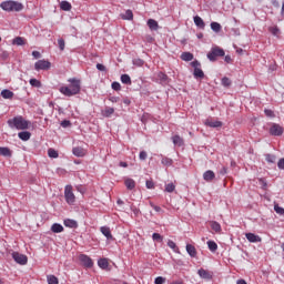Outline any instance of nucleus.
Wrapping results in <instances>:
<instances>
[{
    "instance_id": "obj_16",
    "label": "nucleus",
    "mask_w": 284,
    "mask_h": 284,
    "mask_svg": "<svg viewBox=\"0 0 284 284\" xmlns=\"http://www.w3.org/2000/svg\"><path fill=\"white\" fill-rule=\"evenodd\" d=\"M0 156H12V151L8 146H0Z\"/></svg>"
},
{
    "instance_id": "obj_5",
    "label": "nucleus",
    "mask_w": 284,
    "mask_h": 284,
    "mask_svg": "<svg viewBox=\"0 0 284 284\" xmlns=\"http://www.w3.org/2000/svg\"><path fill=\"white\" fill-rule=\"evenodd\" d=\"M64 199L69 205H72L74 201H77V197L74 196V193L72 192V185H67L64 189Z\"/></svg>"
},
{
    "instance_id": "obj_49",
    "label": "nucleus",
    "mask_w": 284,
    "mask_h": 284,
    "mask_svg": "<svg viewBox=\"0 0 284 284\" xmlns=\"http://www.w3.org/2000/svg\"><path fill=\"white\" fill-rule=\"evenodd\" d=\"M162 165H172V159L170 158H162Z\"/></svg>"
},
{
    "instance_id": "obj_64",
    "label": "nucleus",
    "mask_w": 284,
    "mask_h": 284,
    "mask_svg": "<svg viewBox=\"0 0 284 284\" xmlns=\"http://www.w3.org/2000/svg\"><path fill=\"white\" fill-rule=\"evenodd\" d=\"M236 284H247V282H245V280H239Z\"/></svg>"
},
{
    "instance_id": "obj_26",
    "label": "nucleus",
    "mask_w": 284,
    "mask_h": 284,
    "mask_svg": "<svg viewBox=\"0 0 284 284\" xmlns=\"http://www.w3.org/2000/svg\"><path fill=\"white\" fill-rule=\"evenodd\" d=\"M98 265L99 267H101V270H108V267L110 266V262H108V258H100L98 261Z\"/></svg>"
},
{
    "instance_id": "obj_60",
    "label": "nucleus",
    "mask_w": 284,
    "mask_h": 284,
    "mask_svg": "<svg viewBox=\"0 0 284 284\" xmlns=\"http://www.w3.org/2000/svg\"><path fill=\"white\" fill-rule=\"evenodd\" d=\"M32 57H34V59H41V52H39V51H33V52H32Z\"/></svg>"
},
{
    "instance_id": "obj_7",
    "label": "nucleus",
    "mask_w": 284,
    "mask_h": 284,
    "mask_svg": "<svg viewBox=\"0 0 284 284\" xmlns=\"http://www.w3.org/2000/svg\"><path fill=\"white\" fill-rule=\"evenodd\" d=\"M79 261L81 263V265H83V267H93L94 266V262L92 261V258L85 254H81L79 256Z\"/></svg>"
},
{
    "instance_id": "obj_24",
    "label": "nucleus",
    "mask_w": 284,
    "mask_h": 284,
    "mask_svg": "<svg viewBox=\"0 0 284 284\" xmlns=\"http://www.w3.org/2000/svg\"><path fill=\"white\" fill-rule=\"evenodd\" d=\"M172 141H173L174 145H178L179 148L184 145V141H183V138H181V135H174L172 138Z\"/></svg>"
},
{
    "instance_id": "obj_39",
    "label": "nucleus",
    "mask_w": 284,
    "mask_h": 284,
    "mask_svg": "<svg viewBox=\"0 0 284 284\" xmlns=\"http://www.w3.org/2000/svg\"><path fill=\"white\" fill-rule=\"evenodd\" d=\"M48 156H50V159H59V152H57L54 149H49Z\"/></svg>"
},
{
    "instance_id": "obj_1",
    "label": "nucleus",
    "mask_w": 284,
    "mask_h": 284,
    "mask_svg": "<svg viewBox=\"0 0 284 284\" xmlns=\"http://www.w3.org/2000/svg\"><path fill=\"white\" fill-rule=\"evenodd\" d=\"M68 83H70L69 87L60 88V92L64 97H75V94H79L81 92V80L77 78H70L68 80Z\"/></svg>"
},
{
    "instance_id": "obj_53",
    "label": "nucleus",
    "mask_w": 284,
    "mask_h": 284,
    "mask_svg": "<svg viewBox=\"0 0 284 284\" xmlns=\"http://www.w3.org/2000/svg\"><path fill=\"white\" fill-rule=\"evenodd\" d=\"M111 88H112V90L119 91V90H121V83H119V82H113V83L111 84Z\"/></svg>"
},
{
    "instance_id": "obj_29",
    "label": "nucleus",
    "mask_w": 284,
    "mask_h": 284,
    "mask_svg": "<svg viewBox=\"0 0 284 284\" xmlns=\"http://www.w3.org/2000/svg\"><path fill=\"white\" fill-rule=\"evenodd\" d=\"M60 8L61 10H64V12H70V10H72V4L68 1H62Z\"/></svg>"
},
{
    "instance_id": "obj_12",
    "label": "nucleus",
    "mask_w": 284,
    "mask_h": 284,
    "mask_svg": "<svg viewBox=\"0 0 284 284\" xmlns=\"http://www.w3.org/2000/svg\"><path fill=\"white\" fill-rule=\"evenodd\" d=\"M203 179H204V181H206L207 183H211V181H212L213 179H216V174L214 173V171L209 170V171H205V172L203 173Z\"/></svg>"
},
{
    "instance_id": "obj_37",
    "label": "nucleus",
    "mask_w": 284,
    "mask_h": 284,
    "mask_svg": "<svg viewBox=\"0 0 284 284\" xmlns=\"http://www.w3.org/2000/svg\"><path fill=\"white\" fill-rule=\"evenodd\" d=\"M211 230H213V232H221V224L216 221L211 222Z\"/></svg>"
},
{
    "instance_id": "obj_22",
    "label": "nucleus",
    "mask_w": 284,
    "mask_h": 284,
    "mask_svg": "<svg viewBox=\"0 0 284 284\" xmlns=\"http://www.w3.org/2000/svg\"><path fill=\"white\" fill-rule=\"evenodd\" d=\"M114 114V108L106 106L104 110H102V116H105L106 119H110Z\"/></svg>"
},
{
    "instance_id": "obj_57",
    "label": "nucleus",
    "mask_w": 284,
    "mask_h": 284,
    "mask_svg": "<svg viewBox=\"0 0 284 284\" xmlns=\"http://www.w3.org/2000/svg\"><path fill=\"white\" fill-rule=\"evenodd\" d=\"M277 168H278L280 170H284V158L281 159V160L277 162Z\"/></svg>"
},
{
    "instance_id": "obj_50",
    "label": "nucleus",
    "mask_w": 284,
    "mask_h": 284,
    "mask_svg": "<svg viewBox=\"0 0 284 284\" xmlns=\"http://www.w3.org/2000/svg\"><path fill=\"white\" fill-rule=\"evenodd\" d=\"M265 159L267 163H274L276 161V156L272 154H267Z\"/></svg>"
},
{
    "instance_id": "obj_28",
    "label": "nucleus",
    "mask_w": 284,
    "mask_h": 284,
    "mask_svg": "<svg viewBox=\"0 0 284 284\" xmlns=\"http://www.w3.org/2000/svg\"><path fill=\"white\" fill-rule=\"evenodd\" d=\"M148 27L150 28V30H159V22H156V20L154 19H149Z\"/></svg>"
},
{
    "instance_id": "obj_34",
    "label": "nucleus",
    "mask_w": 284,
    "mask_h": 284,
    "mask_svg": "<svg viewBox=\"0 0 284 284\" xmlns=\"http://www.w3.org/2000/svg\"><path fill=\"white\" fill-rule=\"evenodd\" d=\"M181 59H182V61H192L194 59V54H192L190 52H183L181 54Z\"/></svg>"
},
{
    "instance_id": "obj_55",
    "label": "nucleus",
    "mask_w": 284,
    "mask_h": 284,
    "mask_svg": "<svg viewBox=\"0 0 284 284\" xmlns=\"http://www.w3.org/2000/svg\"><path fill=\"white\" fill-rule=\"evenodd\" d=\"M191 65H192V68H194V70H196V69L201 68V62H199V60H195V61L191 62Z\"/></svg>"
},
{
    "instance_id": "obj_11",
    "label": "nucleus",
    "mask_w": 284,
    "mask_h": 284,
    "mask_svg": "<svg viewBox=\"0 0 284 284\" xmlns=\"http://www.w3.org/2000/svg\"><path fill=\"white\" fill-rule=\"evenodd\" d=\"M248 243H261L262 239L261 236L254 234V233H246L245 234Z\"/></svg>"
},
{
    "instance_id": "obj_51",
    "label": "nucleus",
    "mask_w": 284,
    "mask_h": 284,
    "mask_svg": "<svg viewBox=\"0 0 284 284\" xmlns=\"http://www.w3.org/2000/svg\"><path fill=\"white\" fill-rule=\"evenodd\" d=\"M139 159L140 161H145V159H148V152L141 151L139 154Z\"/></svg>"
},
{
    "instance_id": "obj_45",
    "label": "nucleus",
    "mask_w": 284,
    "mask_h": 284,
    "mask_svg": "<svg viewBox=\"0 0 284 284\" xmlns=\"http://www.w3.org/2000/svg\"><path fill=\"white\" fill-rule=\"evenodd\" d=\"M168 246L173 251L176 252V250H179V247H176V243H174V241L169 240L168 241Z\"/></svg>"
},
{
    "instance_id": "obj_54",
    "label": "nucleus",
    "mask_w": 284,
    "mask_h": 284,
    "mask_svg": "<svg viewBox=\"0 0 284 284\" xmlns=\"http://www.w3.org/2000/svg\"><path fill=\"white\" fill-rule=\"evenodd\" d=\"M155 284H163L165 283V277L163 276H158L154 281Z\"/></svg>"
},
{
    "instance_id": "obj_36",
    "label": "nucleus",
    "mask_w": 284,
    "mask_h": 284,
    "mask_svg": "<svg viewBox=\"0 0 284 284\" xmlns=\"http://www.w3.org/2000/svg\"><path fill=\"white\" fill-rule=\"evenodd\" d=\"M158 79L160 81V83H168V74H165L164 72H159L158 73Z\"/></svg>"
},
{
    "instance_id": "obj_14",
    "label": "nucleus",
    "mask_w": 284,
    "mask_h": 284,
    "mask_svg": "<svg viewBox=\"0 0 284 284\" xmlns=\"http://www.w3.org/2000/svg\"><path fill=\"white\" fill-rule=\"evenodd\" d=\"M0 95L2 97V99H9V100L14 99V92H12L8 89H3L0 93Z\"/></svg>"
},
{
    "instance_id": "obj_40",
    "label": "nucleus",
    "mask_w": 284,
    "mask_h": 284,
    "mask_svg": "<svg viewBox=\"0 0 284 284\" xmlns=\"http://www.w3.org/2000/svg\"><path fill=\"white\" fill-rule=\"evenodd\" d=\"M211 30H213V32H221V23L212 22L211 23Z\"/></svg>"
},
{
    "instance_id": "obj_61",
    "label": "nucleus",
    "mask_w": 284,
    "mask_h": 284,
    "mask_svg": "<svg viewBox=\"0 0 284 284\" xmlns=\"http://www.w3.org/2000/svg\"><path fill=\"white\" fill-rule=\"evenodd\" d=\"M220 174L225 175L227 174V168L223 166L220 171Z\"/></svg>"
},
{
    "instance_id": "obj_56",
    "label": "nucleus",
    "mask_w": 284,
    "mask_h": 284,
    "mask_svg": "<svg viewBox=\"0 0 284 284\" xmlns=\"http://www.w3.org/2000/svg\"><path fill=\"white\" fill-rule=\"evenodd\" d=\"M151 207L155 211V212H163V210L161 209V206H156L154 205V203L150 202Z\"/></svg>"
},
{
    "instance_id": "obj_44",
    "label": "nucleus",
    "mask_w": 284,
    "mask_h": 284,
    "mask_svg": "<svg viewBox=\"0 0 284 284\" xmlns=\"http://www.w3.org/2000/svg\"><path fill=\"white\" fill-rule=\"evenodd\" d=\"M30 85H32L33 88H41V82L37 79H31L29 81Z\"/></svg>"
},
{
    "instance_id": "obj_13",
    "label": "nucleus",
    "mask_w": 284,
    "mask_h": 284,
    "mask_svg": "<svg viewBox=\"0 0 284 284\" xmlns=\"http://www.w3.org/2000/svg\"><path fill=\"white\" fill-rule=\"evenodd\" d=\"M72 153L74 154V156H79V158L85 156L87 154L85 149L81 146L73 148Z\"/></svg>"
},
{
    "instance_id": "obj_59",
    "label": "nucleus",
    "mask_w": 284,
    "mask_h": 284,
    "mask_svg": "<svg viewBox=\"0 0 284 284\" xmlns=\"http://www.w3.org/2000/svg\"><path fill=\"white\" fill-rule=\"evenodd\" d=\"M61 126L62 128H70V121H68V120L62 121Z\"/></svg>"
},
{
    "instance_id": "obj_62",
    "label": "nucleus",
    "mask_w": 284,
    "mask_h": 284,
    "mask_svg": "<svg viewBox=\"0 0 284 284\" xmlns=\"http://www.w3.org/2000/svg\"><path fill=\"white\" fill-rule=\"evenodd\" d=\"M224 61H225L226 63H232V57L225 55Z\"/></svg>"
},
{
    "instance_id": "obj_6",
    "label": "nucleus",
    "mask_w": 284,
    "mask_h": 284,
    "mask_svg": "<svg viewBox=\"0 0 284 284\" xmlns=\"http://www.w3.org/2000/svg\"><path fill=\"white\" fill-rule=\"evenodd\" d=\"M283 126H281V124L277 123H273L270 128V134L271 136H282L283 135Z\"/></svg>"
},
{
    "instance_id": "obj_19",
    "label": "nucleus",
    "mask_w": 284,
    "mask_h": 284,
    "mask_svg": "<svg viewBox=\"0 0 284 284\" xmlns=\"http://www.w3.org/2000/svg\"><path fill=\"white\" fill-rule=\"evenodd\" d=\"M186 252H187V254H189L192 258H195V256H196V247H194V245H192V244H186Z\"/></svg>"
},
{
    "instance_id": "obj_35",
    "label": "nucleus",
    "mask_w": 284,
    "mask_h": 284,
    "mask_svg": "<svg viewBox=\"0 0 284 284\" xmlns=\"http://www.w3.org/2000/svg\"><path fill=\"white\" fill-rule=\"evenodd\" d=\"M268 32H271L273 37H278V34H281V29H278L277 26H273L268 28Z\"/></svg>"
},
{
    "instance_id": "obj_41",
    "label": "nucleus",
    "mask_w": 284,
    "mask_h": 284,
    "mask_svg": "<svg viewBox=\"0 0 284 284\" xmlns=\"http://www.w3.org/2000/svg\"><path fill=\"white\" fill-rule=\"evenodd\" d=\"M222 85L224 88H230V85H232V80H230L227 77L222 78Z\"/></svg>"
},
{
    "instance_id": "obj_31",
    "label": "nucleus",
    "mask_w": 284,
    "mask_h": 284,
    "mask_svg": "<svg viewBox=\"0 0 284 284\" xmlns=\"http://www.w3.org/2000/svg\"><path fill=\"white\" fill-rule=\"evenodd\" d=\"M206 244L210 252H216V250H219V244H216L214 241H207Z\"/></svg>"
},
{
    "instance_id": "obj_58",
    "label": "nucleus",
    "mask_w": 284,
    "mask_h": 284,
    "mask_svg": "<svg viewBox=\"0 0 284 284\" xmlns=\"http://www.w3.org/2000/svg\"><path fill=\"white\" fill-rule=\"evenodd\" d=\"M97 70H99L100 72H105V65L98 63L97 64Z\"/></svg>"
},
{
    "instance_id": "obj_42",
    "label": "nucleus",
    "mask_w": 284,
    "mask_h": 284,
    "mask_svg": "<svg viewBox=\"0 0 284 284\" xmlns=\"http://www.w3.org/2000/svg\"><path fill=\"white\" fill-rule=\"evenodd\" d=\"M174 190H176V185H174V183H169L165 185V192L172 193Z\"/></svg>"
},
{
    "instance_id": "obj_25",
    "label": "nucleus",
    "mask_w": 284,
    "mask_h": 284,
    "mask_svg": "<svg viewBox=\"0 0 284 284\" xmlns=\"http://www.w3.org/2000/svg\"><path fill=\"white\" fill-rule=\"evenodd\" d=\"M197 274L201 278H212V274H210V272L204 268H200Z\"/></svg>"
},
{
    "instance_id": "obj_32",
    "label": "nucleus",
    "mask_w": 284,
    "mask_h": 284,
    "mask_svg": "<svg viewBox=\"0 0 284 284\" xmlns=\"http://www.w3.org/2000/svg\"><path fill=\"white\" fill-rule=\"evenodd\" d=\"M13 45H26V39L21 37H17L12 40Z\"/></svg>"
},
{
    "instance_id": "obj_15",
    "label": "nucleus",
    "mask_w": 284,
    "mask_h": 284,
    "mask_svg": "<svg viewBox=\"0 0 284 284\" xmlns=\"http://www.w3.org/2000/svg\"><path fill=\"white\" fill-rule=\"evenodd\" d=\"M100 231L102 232L103 236H105V239H108L109 241L112 240V231H110V227L102 226L100 227Z\"/></svg>"
},
{
    "instance_id": "obj_18",
    "label": "nucleus",
    "mask_w": 284,
    "mask_h": 284,
    "mask_svg": "<svg viewBox=\"0 0 284 284\" xmlns=\"http://www.w3.org/2000/svg\"><path fill=\"white\" fill-rule=\"evenodd\" d=\"M51 232H53V234H61V232H63V225L59 223L52 224Z\"/></svg>"
},
{
    "instance_id": "obj_48",
    "label": "nucleus",
    "mask_w": 284,
    "mask_h": 284,
    "mask_svg": "<svg viewBox=\"0 0 284 284\" xmlns=\"http://www.w3.org/2000/svg\"><path fill=\"white\" fill-rule=\"evenodd\" d=\"M152 239L153 241H158L159 243L163 241V236H161V234L159 233H153Z\"/></svg>"
},
{
    "instance_id": "obj_9",
    "label": "nucleus",
    "mask_w": 284,
    "mask_h": 284,
    "mask_svg": "<svg viewBox=\"0 0 284 284\" xmlns=\"http://www.w3.org/2000/svg\"><path fill=\"white\" fill-rule=\"evenodd\" d=\"M12 258L16 261V263H19V265H27L28 264V256L19 253V252H13L12 253Z\"/></svg>"
},
{
    "instance_id": "obj_23",
    "label": "nucleus",
    "mask_w": 284,
    "mask_h": 284,
    "mask_svg": "<svg viewBox=\"0 0 284 284\" xmlns=\"http://www.w3.org/2000/svg\"><path fill=\"white\" fill-rule=\"evenodd\" d=\"M193 77H194V79H204L205 73L203 72V69H201V68L194 69Z\"/></svg>"
},
{
    "instance_id": "obj_33",
    "label": "nucleus",
    "mask_w": 284,
    "mask_h": 284,
    "mask_svg": "<svg viewBox=\"0 0 284 284\" xmlns=\"http://www.w3.org/2000/svg\"><path fill=\"white\" fill-rule=\"evenodd\" d=\"M121 82L124 83L125 85H132V79L130 78L129 74H122Z\"/></svg>"
},
{
    "instance_id": "obj_20",
    "label": "nucleus",
    "mask_w": 284,
    "mask_h": 284,
    "mask_svg": "<svg viewBox=\"0 0 284 284\" xmlns=\"http://www.w3.org/2000/svg\"><path fill=\"white\" fill-rule=\"evenodd\" d=\"M121 18L124 21H132L134 19V13L132 12V10H126L124 14H121Z\"/></svg>"
},
{
    "instance_id": "obj_63",
    "label": "nucleus",
    "mask_w": 284,
    "mask_h": 284,
    "mask_svg": "<svg viewBox=\"0 0 284 284\" xmlns=\"http://www.w3.org/2000/svg\"><path fill=\"white\" fill-rule=\"evenodd\" d=\"M120 168H128V163L126 162H120Z\"/></svg>"
},
{
    "instance_id": "obj_4",
    "label": "nucleus",
    "mask_w": 284,
    "mask_h": 284,
    "mask_svg": "<svg viewBox=\"0 0 284 284\" xmlns=\"http://www.w3.org/2000/svg\"><path fill=\"white\" fill-rule=\"evenodd\" d=\"M219 57H225V50L219 47L212 48L211 51L207 53V59H210L211 61H216Z\"/></svg>"
},
{
    "instance_id": "obj_8",
    "label": "nucleus",
    "mask_w": 284,
    "mask_h": 284,
    "mask_svg": "<svg viewBox=\"0 0 284 284\" xmlns=\"http://www.w3.org/2000/svg\"><path fill=\"white\" fill-rule=\"evenodd\" d=\"M51 67H52V63H50V61H47V60H39L34 63V70L37 71L50 70Z\"/></svg>"
},
{
    "instance_id": "obj_3",
    "label": "nucleus",
    "mask_w": 284,
    "mask_h": 284,
    "mask_svg": "<svg viewBox=\"0 0 284 284\" xmlns=\"http://www.w3.org/2000/svg\"><path fill=\"white\" fill-rule=\"evenodd\" d=\"M0 8H2L4 12H21V10H23V3L14 0H7L0 3Z\"/></svg>"
},
{
    "instance_id": "obj_27",
    "label": "nucleus",
    "mask_w": 284,
    "mask_h": 284,
    "mask_svg": "<svg viewBox=\"0 0 284 284\" xmlns=\"http://www.w3.org/2000/svg\"><path fill=\"white\" fill-rule=\"evenodd\" d=\"M125 187H128L129 190H134V187H136V182H134L133 179H126L124 181Z\"/></svg>"
},
{
    "instance_id": "obj_17",
    "label": "nucleus",
    "mask_w": 284,
    "mask_h": 284,
    "mask_svg": "<svg viewBox=\"0 0 284 284\" xmlns=\"http://www.w3.org/2000/svg\"><path fill=\"white\" fill-rule=\"evenodd\" d=\"M18 136L21 141H30V136H32V133H30L29 131H22L18 133Z\"/></svg>"
},
{
    "instance_id": "obj_38",
    "label": "nucleus",
    "mask_w": 284,
    "mask_h": 284,
    "mask_svg": "<svg viewBox=\"0 0 284 284\" xmlns=\"http://www.w3.org/2000/svg\"><path fill=\"white\" fill-rule=\"evenodd\" d=\"M48 284H59V278L54 275L47 276Z\"/></svg>"
},
{
    "instance_id": "obj_46",
    "label": "nucleus",
    "mask_w": 284,
    "mask_h": 284,
    "mask_svg": "<svg viewBox=\"0 0 284 284\" xmlns=\"http://www.w3.org/2000/svg\"><path fill=\"white\" fill-rule=\"evenodd\" d=\"M264 113L266 116H268V119H274L276 115L274 114V111H272L271 109H265Z\"/></svg>"
},
{
    "instance_id": "obj_47",
    "label": "nucleus",
    "mask_w": 284,
    "mask_h": 284,
    "mask_svg": "<svg viewBox=\"0 0 284 284\" xmlns=\"http://www.w3.org/2000/svg\"><path fill=\"white\" fill-rule=\"evenodd\" d=\"M58 45H59V49H60L61 51H64V50H65V40L59 39V40H58Z\"/></svg>"
},
{
    "instance_id": "obj_21",
    "label": "nucleus",
    "mask_w": 284,
    "mask_h": 284,
    "mask_svg": "<svg viewBox=\"0 0 284 284\" xmlns=\"http://www.w3.org/2000/svg\"><path fill=\"white\" fill-rule=\"evenodd\" d=\"M193 21H194V23H195V26H196L197 28H201L202 30H203V28H205V22L203 21V19H202L201 17L195 16V17L193 18Z\"/></svg>"
},
{
    "instance_id": "obj_30",
    "label": "nucleus",
    "mask_w": 284,
    "mask_h": 284,
    "mask_svg": "<svg viewBox=\"0 0 284 284\" xmlns=\"http://www.w3.org/2000/svg\"><path fill=\"white\" fill-rule=\"evenodd\" d=\"M64 225H65V227H71V229H74V227H78V226H79V224L77 223V221L70 220V219L64 220Z\"/></svg>"
},
{
    "instance_id": "obj_10",
    "label": "nucleus",
    "mask_w": 284,
    "mask_h": 284,
    "mask_svg": "<svg viewBox=\"0 0 284 284\" xmlns=\"http://www.w3.org/2000/svg\"><path fill=\"white\" fill-rule=\"evenodd\" d=\"M204 124L207 125V128H223V122L214 121L212 119L205 120Z\"/></svg>"
},
{
    "instance_id": "obj_52",
    "label": "nucleus",
    "mask_w": 284,
    "mask_h": 284,
    "mask_svg": "<svg viewBox=\"0 0 284 284\" xmlns=\"http://www.w3.org/2000/svg\"><path fill=\"white\" fill-rule=\"evenodd\" d=\"M146 187L148 190H154V181L146 180Z\"/></svg>"
},
{
    "instance_id": "obj_43",
    "label": "nucleus",
    "mask_w": 284,
    "mask_h": 284,
    "mask_svg": "<svg viewBox=\"0 0 284 284\" xmlns=\"http://www.w3.org/2000/svg\"><path fill=\"white\" fill-rule=\"evenodd\" d=\"M274 210L276 214H280V216H284V209L281 207L278 204H274Z\"/></svg>"
},
{
    "instance_id": "obj_2",
    "label": "nucleus",
    "mask_w": 284,
    "mask_h": 284,
    "mask_svg": "<svg viewBox=\"0 0 284 284\" xmlns=\"http://www.w3.org/2000/svg\"><path fill=\"white\" fill-rule=\"evenodd\" d=\"M8 125L16 130H28L30 128V121L24 120L22 115L14 116L8 120Z\"/></svg>"
}]
</instances>
